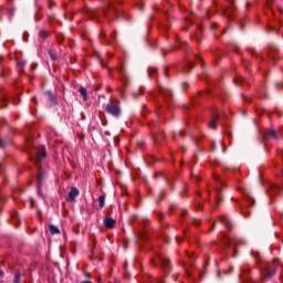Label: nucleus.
<instances>
[{
	"instance_id": "obj_6",
	"label": "nucleus",
	"mask_w": 283,
	"mask_h": 283,
	"mask_svg": "<svg viewBox=\"0 0 283 283\" xmlns=\"http://www.w3.org/2000/svg\"><path fill=\"white\" fill-rule=\"evenodd\" d=\"M159 92L160 94H163L166 101H170L171 96H174V94L171 93V91H169V88H165L163 86H159Z\"/></svg>"
},
{
	"instance_id": "obj_47",
	"label": "nucleus",
	"mask_w": 283,
	"mask_h": 283,
	"mask_svg": "<svg viewBox=\"0 0 283 283\" xmlns=\"http://www.w3.org/2000/svg\"><path fill=\"white\" fill-rule=\"evenodd\" d=\"M1 107H6V105H2Z\"/></svg>"
},
{
	"instance_id": "obj_22",
	"label": "nucleus",
	"mask_w": 283,
	"mask_h": 283,
	"mask_svg": "<svg viewBox=\"0 0 283 283\" xmlns=\"http://www.w3.org/2000/svg\"><path fill=\"white\" fill-rule=\"evenodd\" d=\"M234 83L235 85H240L241 83H244V80L242 77H237Z\"/></svg>"
},
{
	"instance_id": "obj_10",
	"label": "nucleus",
	"mask_w": 283,
	"mask_h": 283,
	"mask_svg": "<svg viewBox=\"0 0 283 283\" xmlns=\"http://www.w3.org/2000/svg\"><path fill=\"white\" fill-rule=\"evenodd\" d=\"M176 50H185L187 51V48H189V45L187 44V42H182L180 41V39L177 40V44L175 45Z\"/></svg>"
},
{
	"instance_id": "obj_9",
	"label": "nucleus",
	"mask_w": 283,
	"mask_h": 283,
	"mask_svg": "<svg viewBox=\"0 0 283 283\" xmlns=\"http://www.w3.org/2000/svg\"><path fill=\"white\" fill-rule=\"evenodd\" d=\"M218 120H220V115H218V113H214V115L211 117V119L208 123L210 129H216V123H218Z\"/></svg>"
},
{
	"instance_id": "obj_12",
	"label": "nucleus",
	"mask_w": 283,
	"mask_h": 283,
	"mask_svg": "<svg viewBox=\"0 0 283 283\" xmlns=\"http://www.w3.org/2000/svg\"><path fill=\"white\" fill-rule=\"evenodd\" d=\"M213 178L217 181V186H216L217 190H220V187H222V185H224V182L222 181V179L218 175H213Z\"/></svg>"
},
{
	"instance_id": "obj_26",
	"label": "nucleus",
	"mask_w": 283,
	"mask_h": 283,
	"mask_svg": "<svg viewBox=\"0 0 283 283\" xmlns=\"http://www.w3.org/2000/svg\"><path fill=\"white\" fill-rule=\"evenodd\" d=\"M40 36H41L42 39H48V33H46L45 31H41V32H40Z\"/></svg>"
},
{
	"instance_id": "obj_21",
	"label": "nucleus",
	"mask_w": 283,
	"mask_h": 283,
	"mask_svg": "<svg viewBox=\"0 0 283 283\" xmlns=\"http://www.w3.org/2000/svg\"><path fill=\"white\" fill-rule=\"evenodd\" d=\"M119 73H120V75H122V78H126L125 76V66H120V69H119Z\"/></svg>"
},
{
	"instance_id": "obj_1",
	"label": "nucleus",
	"mask_w": 283,
	"mask_h": 283,
	"mask_svg": "<svg viewBox=\"0 0 283 283\" xmlns=\"http://www.w3.org/2000/svg\"><path fill=\"white\" fill-rule=\"evenodd\" d=\"M45 159V147L41 146L39 148H36V154L34 157V163L39 169V174L36 176V182H38V187H41V185H43V170H41V160Z\"/></svg>"
},
{
	"instance_id": "obj_48",
	"label": "nucleus",
	"mask_w": 283,
	"mask_h": 283,
	"mask_svg": "<svg viewBox=\"0 0 283 283\" xmlns=\"http://www.w3.org/2000/svg\"><path fill=\"white\" fill-rule=\"evenodd\" d=\"M282 176H283V170H282Z\"/></svg>"
},
{
	"instance_id": "obj_32",
	"label": "nucleus",
	"mask_w": 283,
	"mask_h": 283,
	"mask_svg": "<svg viewBox=\"0 0 283 283\" xmlns=\"http://www.w3.org/2000/svg\"><path fill=\"white\" fill-rule=\"evenodd\" d=\"M277 134H279V137L283 136V127L279 129Z\"/></svg>"
},
{
	"instance_id": "obj_15",
	"label": "nucleus",
	"mask_w": 283,
	"mask_h": 283,
	"mask_svg": "<svg viewBox=\"0 0 283 283\" xmlns=\"http://www.w3.org/2000/svg\"><path fill=\"white\" fill-rule=\"evenodd\" d=\"M81 96H83L84 101H87V90H85V87H80L78 90Z\"/></svg>"
},
{
	"instance_id": "obj_7",
	"label": "nucleus",
	"mask_w": 283,
	"mask_h": 283,
	"mask_svg": "<svg viewBox=\"0 0 283 283\" xmlns=\"http://www.w3.org/2000/svg\"><path fill=\"white\" fill-rule=\"evenodd\" d=\"M220 222L224 224V227L228 228L229 231L233 229V224L231 223V220H229V217L227 216L220 217Z\"/></svg>"
},
{
	"instance_id": "obj_43",
	"label": "nucleus",
	"mask_w": 283,
	"mask_h": 283,
	"mask_svg": "<svg viewBox=\"0 0 283 283\" xmlns=\"http://www.w3.org/2000/svg\"><path fill=\"white\" fill-rule=\"evenodd\" d=\"M214 147H216V144H214V143H212V151H213Z\"/></svg>"
},
{
	"instance_id": "obj_42",
	"label": "nucleus",
	"mask_w": 283,
	"mask_h": 283,
	"mask_svg": "<svg viewBox=\"0 0 283 283\" xmlns=\"http://www.w3.org/2000/svg\"><path fill=\"white\" fill-rule=\"evenodd\" d=\"M158 140H160L158 137H155V143H158Z\"/></svg>"
},
{
	"instance_id": "obj_39",
	"label": "nucleus",
	"mask_w": 283,
	"mask_h": 283,
	"mask_svg": "<svg viewBox=\"0 0 283 283\" xmlns=\"http://www.w3.org/2000/svg\"><path fill=\"white\" fill-rule=\"evenodd\" d=\"M217 28H218V25H216V24L212 25V30H217Z\"/></svg>"
},
{
	"instance_id": "obj_18",
	"label": "nucleus",
	"mask_w": 283,
	"mask_h": 283,
	"mask_svg": "<svg viewBox=\"0 0 283 283\" xmlns=\"http://www.w3.org/2000/svg\"><path fill=\"white\" fill-rule=\"evenodd\" d=\"M56 39H57V42H59V43H63V39H65V36H64L62 33H59V34L56 35Z\"/></svg>"
},
{
	"instance_id": "obj_17",
	"label": "nucleus",
	"mask_w": 283,
	"mask_h": 283,
	"mask_svg": "<svg viewBox=\"0 0 283 283\" xmlns=\"http://www.w3.org/2000/svg\"><path fill=\"white\" fill-rule=\"evenodd\" d=\"M13 283H21V271H18L13 277Z\"/></svg>"
},
{
	"instance_id": "obj_16",
	"label": "nucleus",
	"mask_w": 283,
	"mask_h": 283,
	"mask_svg": "<svg viewBox=\"0 0 283 283\" xmlns=\"http://www.w3.org/2000/svg\"><path fill=\"white\" fill-rule=\"evenodd\" d=\"M25 63H27V62H25L24 60H19V61L17 62V65H18L20 72H23V67H25Z\"/></svg>"
},
{
	"instance_id": "obj_11",
	"label": "nucleus",
	"mask_w": 283,
	"mask_h": 283,
	"mask_svg": "<svg viewBox=\"0 0 283 283\" xmlns=\"http://www.w3.org/2000/svg\"><path fill=\"white\" fill-rule=\"evenodd\" d=\"M282 190V186L281 185H271L270 186V191L272 193H280V191Z\"/></svg>"
},
{
	"instance_id": "obj_4",
	"label": "nucleus",
	"mask_w": 283,
	"mask_h": 283,
	"mask_svg": "<svg viewBox=\"0 0 283 283\" xmlns=\"http://www.w3.org/2000/svg\"><path fill=\"white\" fill-rule=\"evenodd\" d=\"M159 261H160L161 268L164 270V273H166V275H168L169 271L171 270V263L169 262V259H167L165 256H159Z\"/></svg>"
},
{
	"instance_id": "obj_28",
	"label": "nucleus",
	"mask_w": 283,
	"mask_h": 283,
	"mask_svg": "<svg viewBox=\"0 0 283 283\" xmlns=\"http://www.w3.org/2000/svg\"><path fill=\"white\" fill-rule=\"evenodd\" d=\"M192 224H195V227H198L200 224V221L199 220H192Z\"/></svg>"
},
{
	"instance_id": "obj_31",
	"label": "nucleus",
	"mask_w": 283,
	"mask_h": 283,
	"mask_svg": "<svg viewBox=\"0 0 283 283\" xmlns=\"http://www.w3.org/2000/svg\"><path fill=\"white\" fill-rule=\"evenodd\" d=\"M188 70H193V62L188 63Z\"/></svg>"
},
{
	"instance_id": "obj_13",
	"label": "nucleus",
	"mask_w": 283,
	"mask_h": 283,
	"mask_svg": "<svg viewBox=\"0 0 283 283\" xmlns=\"http://www.w3.org/2000/svg\"><path fill=\"white\" fill-rule=\"evenodd\" d=\"M49 231H50L51 235H59V233H61V231L59 230V228L56 226H50Z\"/></svg>"
},
{
	"instance_id": "obj_20",
	"label": "nucleus",
	"mask_w": 283,
	"mask_h": 283,
	"mask_svg": "<svg viewBox=\"0 0 283 283\" xmlns=\"http://www.w3.org/2000/svg\"><path fill=\"white\" fill-rule=\"evenodd\" d=\"M224 15L228 17L229 19H231V8H227L224 10Z\"/></svg>"
},
{
	"instance_id": "obj_37",
	"label": "nucleus",
	"mask_w": 283,
	"mask_h": 283,
	"mask_svg": "<svg viewBox=\"0 0 283 283\" xmlns=\"http://www.w3.org/2000/svg\"><path fill=\"white\" fill-rule=\"evenodd\" d=\"M186 274L188 275V277H191V273L188 270H186Z\"/></svg>"
},
{
	"instance_id": "obj_38",
	"label": "nucleus",
	"mask_w": 283,
	"mask_h": 283,
	"mask_svg": "<svg viewBox=\"0 0 283 283\" xmlns=\"http://www.w3.org/2000/svg\"><path fill=\"white\" fill-rule=\"evenodd\" d=\"M0 147H4V144H3V142L1 140V138H0Z\"/></svg>"
},
{
	"instance_id": "obj_25",
	"label": "nucleus",
	"mask_w": 283,
	"mask_h": 283,
	"mask_svg": "<svg viewBox=\"0 0 283 283\" xmlns=\"http://www.w3.org/2000/svg\"><path fill=\"white\" fill-rule=\"evenodd\" d=\"M46 94H48L50 101H54V102L56 101V98L54 97V94H52V92H48Z\"/></svg>"
},
{
	"instance_id": "obj_27",
	"label": "nucleus",
	"mask_w": 283,
	"mask_h": 283,
	"mask_svg": "<svg viewBox=\"0 0 283 283\" xmlns=\"http://www.w3.org/2000/svg\"><path fill=\"white\" fill-rule=\"evenodd\" d=\"M6 101H8V95H3V96L1 97V103H2V104H6Z\"/></svg>"
},
{
	"instance_id": "obj_24",
	"label": "nucleus",
	"mask_w": 283,
	"mask_h": 283,
	"mask_svg": "<svg viewBox=\"0 0 283 283\" xmlns=\"http://www.w3.org/2000/svg\"><path fill=\"white\" fill-rule=\"evenodd\" d=\"M148 72H149L150 74H157V73H158V69H156V67H150V69L148 70Z\"/></svg>"
},
{
	"instance_id": "obj_29",
	"label": "nucleus",
	"mask_w": 283,
	"mask_h": 283,
	"mask_svg": "<svg viewBox=\"0 0 283 283\" xmlns=\"http://www.w3.org/2000/svg\"><path fill=\"white\" fill-rule=\"evenodd\" d=\"M111 39H112L113 41H116V31L113 32V34L111 35Z\"/></svg>"
},
{
	"instance_id": "obj_36",
	"label": "nucleus",
	"mask_w": 283,
	"mask_h": 283,
	"mask_svg": "<svg viewBox=\"0 0 283 283\" xmlns=\"http://www.w3.org/2000/svg\"><path fill=\"white\" fill-rule=\"evenodd\" d=\"M4 275L6 273L2 270H0V277H3Z\"/></svg>"
},
{
	"instance_id": "obj_19",
	"label": "nucleus",
	"mask_w": 283,
	"mask_h": 283,
	"mask_svg": "<svg viewBox=\"0 0 283 283\" xmlns=\"http://www.w3.org/2000/svg\"><path fill=\"white\" fill-rule=\"evenodd\" d=\"M11 218L13 220H15L17 222H19V212L14 211L12 214H11Z\"/></svg>"
},
{
	"instance_id": "obj_44",
	"label": "nucleus",
	"mask_w": 283,
	"mask_h": 283,
	"mask_svg": "<svg viewBox=\"0 0 283 283\" xmlns=\"http://www.w3.org/2000/svg\"><path fill=\"white\" fill-rule=\"evenodd\" d=\"M198 209H202V206L198 205Z\"/></svg>"
},
{
	"instance_id": "obj_40",
	"label": "nucleus",
	"mask_w": 283,
	"mask_h": 283,
	"mask_svg": "<svg viewBox=\"0 0 283 283\" xmlns=\"http://www.w3.org/2000/svg\"><path fill=\"white\" fill-rule=\"evenodd\" d=\"M99 36H101V38L105 36V32H102V33L99 34Z\"/></svg>"
},
{
	"instance_id": "obj_23",
	"label": "nucleus",
	"mask_w": 283,
	"mask_h": 283,
	"mask_svg": "<svg viewBox=\"0 0 283 283\" xmlns=\"http://www.w3.org/2000/svg\"><path fill=\"white\" fill-rule=\"evenodd\" d=\"M49 55L52 59V61H56V54H54V52L49 51Z\"/></svg>"
},
{
	"instance_id": "obj_14",
	"label": "nucleus",
	"mask_w": 283,
	"mask_h": 283,
	"mask_svg": "<svg viewBox=\"0 0 283 283\" xmlns=\"http://www.w3.org/2000/svg\"><path fill=\"white\" fill-rule=\"evenodd\" d=\"M97 202L99 205V209H103V207H105V195H101L97 199Z\"/></svg>"
},
{
	"instance_id": "obj_33",
	"label": "nucleus",
	"mask_w": 283,
	"mask_h": 283,
	"mask_svg": "<svg viewBox=\"0 0 283 283\" xmlns=\"http://www.w3.org/2000/svg\"><path fill=\"white\" fill-rule=\"evenodd\" d=\"M197 61H200L202 63V57L200 55H196Z\"/></svg>"
},
{
	"instance_id": "obj_2",
	"label": "nucleus",
	"mask_w": 283,
	"mask_h": 283,
	"mask_svg": "<svg viewBox=\"0 0 283 283\" xmlns=\"http://www.w3.org/2000/svg\"><path fill=\"white\" fill-rule=\"evenodd\" d=\"M105 111L107 112V114H109L111 116H114L115 118H118V116H120L122 114L120 106L114 101H111L105 106Z\"/></svg>"
},
{
	"instance_id": "obj_34",
	"label": "nucleus",
	"mask_w": 283,
	"mask_h": 283,
	"mask_svg": "<svg viewBox=\"0 0 283 283\" xmlns=\"http://www.w3.org/2000/svg\"><path fill=\"white\" fill-rule=\"evenodd\" d=\"M140 238H142V240H145L147 238V234L146 233H142Z\"/></svg>"
},
{
	"instance_id": "obj_35",
	"label": "nucleus",
	"mask_w": 283,
	"mask_h": 283,
	"mask_svg": "<svg viewBox=\"0 0 283 283\" xmlns=\"http://www.w3.org/2000/svg\"><path fill=\"white\" fill-rule=\"evenodd\" d=\"M268 275L269 277H271V275H275V270H272V273H269Z\"/></svg>"
},
{
	"instance_id": "obj_49",
	"label": "nucleus",
	"mask_w": 283,
	"mask_h": 283,
	"mask_svg": "<svg viewBox=\"0 0 283 283\" xmlns=\"http://www.w3.org/2000/svg\"><path fill=\"white\" fill-rule=\"evenodd\" d=\"M158 283H163V282H158Z\"/></svg>"
},
{
	"instance_id": "obj_30",
	"label": "nucleus",
	"mask_w": 283,
	"mask_h": 283,
	"mask_svg": "<svg viewBox=\"0 0 283 283\" xmlns=\"http://www.w3.org/2000/svg\"><path fill=\"white\" fill-rule=\"evenodd\" d=\"M111 39H112L113 41H116V31L113 32V34L111 35Z\"/></svg>"
},
{
	"instance_id": "obj_45",
	"label": "nucleus",
	"mask_w": 283,
	"mask_h": 283,
	"mask_svg": "<svg viewBox=\"0 0 283 283\" xmlns=\"http://www.w3.org/2000/svg\"><path fill=\"white\" fill-rule=\"evenodd\" d=\"M32 101H34V102H35V101H36V97H33V98H32Z\"/></svg>"
},
{
	"instance_id": "obj_46",
	"label": "nucleus",
	"mask_w": 283,
	"mask_h": 283,
	"mask_svg": "<svg viewBox=\"0 0 283 283\" xmlns=\"http://www.w3.org/2000/svg\"><path fill=\"white\" fill-rule=\"evenodd\" d=\"M188 258H191V254H190V253H188Z\"/></svg>"
},
{
	"instance_id": "obj_41",
	"label": "nucleus",
	"mask_w": 283,
	"mask_h": 283,
	"mask_svg": "<svg viewBox=\"0 0 283 283\" xmlns=\"http://www.w3.org/2000/svg\"><path fill=\"white\" fill-rule=\"evenodd\" d=\"M81 283H92V281H82Z\"/></svg>"
},
{
	"instance_id": "obj_5",
	"label": "nucleus",
	"mask_w": 283,
	"mask_h": 283,
	"mask_svg": "<svg viewBox=\"0 0 283 283\" xmlns=\"http://www.w3.org/2000/svg\"><path fill=\"white\" fill-rule=\"evenodd\" d=\"M264 138H271L272 140H277L279 137V133L275 132V129L273 128H269L263 133Z\"/></svg>"
},
{
	"instance_id": "obj_8",
	"label": "nucleus",
	"mask_w": 283,
	"mask_h": 283,
	"mask_svg": "<svg viewBox=\"0 0 283 283\" xmlns=\"http://www.w3.org/2000/svg\"><path fill=\"white\" fill-rule=\"evenodd\" d=\"M104 224H105L106 229H114V226L116 224V220L106 216L104 218Z\"/></svg>"
},
{
	"instance_id": "obj_3",
	"label": "nucleus",
	"mask_w": 283,
	"mask_h": 283,
	"mask_svg": "<svg viewBox=\"0 0 283 283\" xmlns=\"http://www.w3.org/2000/svg\"><path fill=\"white\" fill-rule=\"evenodd\" d=\"M80 193L81 191H78V188L72 187L71 190L69 191L66 202H75Z\"/></svg>"
}]
</instances>
